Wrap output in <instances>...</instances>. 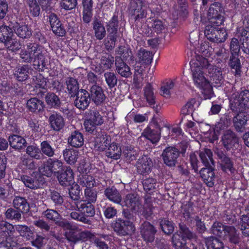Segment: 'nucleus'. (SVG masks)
<instances>
[{
    "label": "nucleus",
    "mask_w": 249,
    "mask_h": 249,
    "mask_svg": "<svg viewBox=\"0 0 249 249\" xmlns=\"http://www.w3.org/2000/svg\"><path fill=\"white\" fill-rule=\"evenodd\" d=\"M129 10L131 18L134 19L135 21H139L146 16L147 13L143 9L142 1L140 0H138V1H130Z\"/></svg>",
    "instance_id": "412c9836"
},
{
    "label": "nucleus",
    "mask_w": 249,
    "mask_h": 249,
    "mask_svg": "<svg viewBox=\"0 0 249 249\" xmlns=\"http://www.w3.org/2000/svg\"><path fill=\"white\" fill-rule=\"evenodd\" d=\"M216 26L215 24L210 23L206 26L204 34L207 38L213 42H224L227 37V33L224 28Z\"/></svg>",
    "instance_id": "39448f33"
},
{
    "label": "nucleus",
    "mask_w": 249,
    "mask_h": 249,
    "mask_svg": "<svg viewBox=\"0 0 249 249\" xmlns=\"http://www.w3.org/2000/svg\"><path fill=\"white\" fill-rule=\"evenodd\" d=\"M56 177L62 186H69L74 183V173L70 166H64Z\"/></svg>",
    "instance_id": "4468645a"
},
{
    "label": "nucleus",
    "mask_w": 249,
    "mask_h": 249,
    "mask_svg": "<svg viewBox=\"0 0 249 249\" xmlns=\"http://www.w3.org/2000/svg\"><path fill=\"white\" fill-rule=\"evenodd\" d=\"M110 143V139H108L105 132L101 130V133H99L95 139V147L100 151H104L107 149Z\"/></svg>",
    "instance_id": "f704fd0d"
},
{
    "label": "nucleus",
    "mask_w": 249,
    "mask_h": 249,
    "mask_svg": "<svg viewBox=\"0 0 249 249\" xmlns=\"http://www.w3.org/2000/svg\"><path fill=\"white\" fill-rule=\"evenodd\" d=\"M193 80L195 85L201 90L202 94L209 95L213 91V87L202 73H194L193 74Z\"/></svg>",
    "instance_id": "2eb2a0df"
},
{
    "label": "nucleus",
    "mask_w": 249,
    "mask_h": 249,
    "mask_svg": "<svg viewBox=\"0 0 249 249\" xmlns=\"http://www.w3.org/2000/svg\"><path fill=\"white\" fill-rule=\"evenodd\" d=\"M85 199L82 200L86 202L94 204L97 198V191L95 189H85Z\"/></svg>",
    "instance_id": "338daca9"
},
{
    "label": "nucleus",
    "mask_w": 249,
    "mask_h": 249,
    "mask_svg": "<svg viewBox=\"0 0 249 249\" xmlns=\"http://www.w3.org/2000/svg\"><path fill=\"white\" fill-rule=\"evenodd\" d=\"M213 152L211 149L206 148L204 151L199 154V157L203 165L206 167L214 165V162L213 158Z\"/></svg>",
    "instance_id": "49530a36"
},
{
    "label": "nucleus",
    "mask_w": 249,
    "mask_h": 249,
    "mask_svg": "<svg viewBox=\"0 0 249 249\" xmlns=\"http://www.w3.org/2000/svg\"><path fill=\"white\" fill-rule=\"evenodd\" d=\"M48 199L52 202L56 209L61 208L64 202L63 196L55 190H50Z\"/></svg>",
    "instance_id": "3c124183"
},
{
    "label": "nucleus",
    "mask_w": 249,
    "mask_h": 249,
    "mask_svg": "<svg viewBox=\"0 0 249 249\" xmlns=\"http://www.w3.org/2000/svg\"><path fill=\"white\" fill-rule=\"evenodd\" d=\"M157 180L153 178H148L142 181V185L145 192L151 194L156 189Z\"/></svg>",
    "instance_id": "bf43d9fd"
},
{
    "label": "nucleus",
    "mask_w": 249,
    "mask_h": 249,
    "mask_svg": "<svg viewBox=\"0 0 249 249\" xmlns=\"http://www.w3.org/2000/svg\"><path fill=\"white\" fill-rule=\"evenodd\" d=\"M92 25L96 38L98 40L103 39L106 35V31L102 21L95 19L93 21Z\"/></svg>",
    "instance_id": "37998d69"
},
{
    "label": "nucleus",
    "mask_w": 249,
    "mask_h": 249,
    "mask_svg": "<svg viewBox=\"0 0 249 249\" xmlns=\"http://www.w3.org/2000/svg\"><path fill=\"white\" fill-rule=\"evenodd\" d=\"M65 236L69 242L76 243L80 241L85 242L90 240L94 236V234L89 231H79L76 230L71 229L66 232Z\"/></svg>",
    "instance_id": "9d476101"
},
{
    "label": "nucleus",
    "mask_w": 249,
    "mask_h": 249,
    "mask_svg": "<svg viewBox=\"0 0 249 249\" xmlns=\"http://www.w3.org/2000/svg\"><path fill=\"white\" fill-rule=\"evenodd\" d=\"M104 76L109 89H112L117 85L118 79L115 73L107 71L104 73Z\"/></svg>",
    "instance_id": "680f3d73"
},
{
    "label": "nucleus",
    "mask_w": 249,
    "mask_h": 249,
    "mask_svg": "<svg viewBox=\"0 0 249 249\" xmlns=\"http://www.w3.org/2000/svg\"><path fill=\"white\" fill-rule=\"evenodd\" d=\"M214 153L217 156L221 170L226 173L229 172L231 175L233 174L236 171L234 167V163L231 158L228 156L226 152L221 148H217Z\"/></svg>",
    "instance_id": "6e6552de"
},
{
    "label": "nucleus",
    "mask_w": 249,
    "mask_h": 249,
    "mask_svg": "<svg viewBox=\"0 0 249 249\" xmlns=\"http://www.w3.org/2000/svg\"><path fill=\"white\" fill-rule=\"evenodd\" d=\"M221 142L227 151L234 150L239 146V139L235 133L231 130L224 132Z\"/></svg>",
    "instance_id": "9b49d317"
},
{
    "label": "nucleus",
    "mask_w": 249,
    "mask_h": 249,
    "mask_svg": "<svg viewBox=\"0 0 249 249\" xmlns=\"http://www.w3.org/2000/svg\"><path fill=\"white\" fill-rule=\"evenodd\" d=\"M236 112L238 113L232 119L233 125L237 132H243L247 128L249 115L244 111Z\"/></svg>",
    "instance_id": "aec40b11"
},
{
    "label": "nucleus",
    "mask_w": 249,
    "mask_h": 249,
    "mask_svg": "<svg viewBox=\"0 0 249 249\" xmlns=\"http://www.w3.org/2000/svg\"><path fill=\"white\" fill-rule=\"evenodd\" d=\"M40 147L41 152L43 154V159L45 156L51 158L55 155V149L52 146L51 141L44 140L41 142Z\"/></svg>",
    "instance_id": "79ce46f5"
},
{
    "label": "nucleus",
    "mask_w": 249,
    "mask_h": 249,
    "mask_svg": "<svg viewBox=\"0 0 249 249\" xmlns=\"http://www.w3.org/2000/svg\"><path fill=\"white\" fill-rule=\"evenodd\" d=\"M111 227L114 232L120 236L130 235L135 231V226L133 222L124 220L122 218H116L112 223Z\"/></svg>",
    "instance_id": "423d86ee"
},
{
    "label": "nucleus",
    "mask_w": 249,
    "mask_h": 249,
    "mask_svg": "<svg viewBox=\"0 0 249 249\" xmlns=\"http://www.w3.org/2000/svg\"><path fill=\"white\" fill-rule=\"evenodd\" d=\"M104 194L108 200L115 203L120 204L122 201L120 193L114 186L107 187L104 191Z\"/></svg>",
    "instance_id": "e433bc0d"
},
{
    "label": "nucleus",
    "mask_w": 249,
    "mask_h": 249,
    "mask_svg": "<svg viewBox=\"0 0 249 249\" xmlns=\"http://www.w3.org/2000/svg\"><path fill=\"white\" fill-rule=\"evenodd\" d=\"M14 232V226L3 219L2 216H0V243L3 242L9 236H13Z\"/></svg>",
    "instance_id": "b1692460"
},
{
    "label": "nucleus",
    "mask_w": 249,
    "mask_h": 249,
    "mask_svg": "<svg viewBox=\"0 0 249 249\" xmlns=\"http://www.w3.org/2000/svg\"><path fill=\"white\" fill-rule=\"evenodd\" d=\"M47 105L54 108L60 107L61 102L59 97L53 92H48L45 97Z\"/></svg>",
    "instance_id": "09e8293b"
},
{
    "label": "nucleus",
    "mask_w": 249,
    "mask_h": 249,
    "mask_svg": "<svg viewBox=\"0 0 249 249\" xmlns=\"http://www.w3.org/2000/svg\"><path fill=\"white\" fill-rule=\"evenodd\" d=\"M48 121L51 128L56 132L61 131L65 126L64 118L60 114L57 112L52 114L49 116Z\"/></svg>",
    "instance_id": "393cba45"
},
{
    "label": "nucleus",
    "mask_w": 249,
    "mask_h": 249,
    "mask_svg": "<svg viewBox=\"0 0 249 249\" xmlns=\"http://www.w3.org/2000/svg\"><path fill=\"white\" fill-rule=\"evenodd\" d=\"M71 210H77L82 213L87 218L94 216L95 213V206L93 204L85 201H80L78 203L73 204Z\"/></svg>",
    "instance_id": "f3484780"
},
{
    "label": "nucleus",
    "mask_w": 249,
    "mask_h": 249,
    "mask_svg": "<svg viewBox=\"0 0 249 249\" xmlns=\"http://www.w3.org/2000/svg\"><path fill=\"white\" fill-rule=\"evenodd\" d=\"M79 152L72 148H66L63 151V155L65 161L70 164H74L78 158Z\"/></svg>",
    "instance_id": "ea45409f"
},
{
    "label": "nucleus",
    "mask_w": 249,
    "mask_h": 249,
    "mask_svg": "<svg viewBox=\"0 0 249 249\" xmlns=\"http://www.w3.org/2000/svg\"><path fill=\"white\" fill-rule=\"evenodd\" d=\"M84 136L78 130L71 131L68 138V143L72 147L80 148L84 145Z\"/></svg>",
    "instance_id": "a878e982"
},
{
    "label": "nucleus",
    "mask_w": 249,
    "mask_h": 249,
    "mask_svg": "<svg viewBox=\"0 0 249 249\" xmlns=\"http://www.w3.org/2000/svg\"><path fill=\"white\" fill-rule=\"evenodd\" d=\"M26 152L30 158L37 160H43V154L38 146L28 145L26 148Z\"/></svg>",
    "instance_id": "864d4df0"
},
{
    "label": "nucleus",
    "mask_w": 249,
    "mask_h": 249,
    "mask_svg": "<svg viewBox=\"0 0 249 249\" xmlns=\"http://www.w3.org/2000/svg\"><path fill=\"white\" fill-rule=\"evenodd\" d=\"M205 243L207 249H224L223 243L213 236L206 238Z\"/></svg>",
    "instance_id": "603ef678"
},
{
    "label": "nucleus",
    "mask_w": 249,
    "mask_h": 249,
    "mask_svg": "<svg viewBox=\"0 0 249 249\" xmlns=\"http://www.w3.org/2000/svg\"><path fill=\"white\" fill-rule=\"evenodd\" d=\"M115 64L116 71L121 76L127 78L131 75L132 73L129 67L121 57H116Z\"/></svg>",
    "instance_id": "72a5a7b5"
},
{
    "label": "nucleus",
    "mask_w": 249,
    "mask_h": 249,
    "mask_svg": "<svg viewBox=\"0 0 249 249\" xmlns=\"http://www.w3.org/2000/svg\"><path fill=\"white\" fill-rule=\"evenodd\" d=\"M208 18L209 23L215 24L216 26H220L223 23L224 18L221 15L219 3H214L210 5L208 12Z\"/></svg>",
    "instance_id": "ddd939ff"
},
{
    "label": "nucleus",
    "mask_w": 249,
    "mask_h": 249,
    "mask_svg": "<svg viewBox=\"0 0 249 249\" xmlns=\"http://www.w3.org/2000/svg\"><path fill=\"white\" fill-rule=\"evenodd\" d=\"M123 206L131 210H137L141 205L139 196L135 193H129L126 195L123 202Z\"/></svg>",
    "instance_id": "c85d7f7f"
},
{
    "label": "nucleus",
    "mask_w": 249,
    "mask_h": 249,
    "mask_svg": "<svg viewBox=\"0 0 249 249\" xmlns=\"http://www.w3.org/2000/svg\"><path fill=\"white\" fill-rule=\"evenodd\" d=\"M14 34L11 28L5 25L0 26V41L1 43L4 44Z\"/></svg>",
    "instance_id": "6e6d98bb"
},
{
    "label": "nucleus",
    "mask_w": 249,
    "mask_h": 249,
    "mask_svg": "<svg viewBox=\"0 0 249 249\" xmlns=\"http://www.w3.org/2000/svg\"><path fill=\"white\" fill-rule=\"evenodd\" d=\"M148 26L152 32L159 34L164 29L162 21L159 19H152L148 24Z\"/></svg>",
    "instance_id": "774afa93"
},
{
    "label": "nucleus",
    "mask_w": 249,
    "mask_h": 249,
    "mask_svg": "<svg viewBox=\"0 0 249 249\" xmlns=\"http://www.w3.org/2000/svg\"><path fill=\"white\" fill-rule=\"evenodd\" d=\"M208 76L211 80L215 84H221L223 80L222 71L220 68L216 66H210L208 71Z\"/></svg>",
    "instance_id": "a19ab883"
},
{
    "label": "nucleus",
    "mask_w": 249,
    "mask_h": 249,
    "mask_svg": "<svg viewBox=\"0 0 249 249\" xmlns=\"http://www.w3.org/2000/svg\"><path fill=\"white\" fill-rule=\"evenodd\" d=\"M66 84L69 95L71 98H74L80 89L77 80L73 77H69L66 79Z\"/></svg>",
    "instance_id": "4c0bfd02"
},
{
    "label": "nucleus",
    "mask_w": 249,
    "mask_h": 249,
    "mask_svg": "<svg viewBox=\"0 0 249 249\" xmlns=\"http://www.w3.org/2000/svg\"><path fill=\"white\" fill-rule=\"evenodd\" d=\"M242 20L244 26L237 28L235 36L242 42L244 52L249 54V11L243 12Z\"/></svg>",
    "instance_id": "7ed1b4c3"
},
{
    "label": "nucleus",
    "mask_w": 249,
    "mask_h": 249,
    "mask_svg": "<svg viewBox=\"0 0 249 249\" xmlns=\"http://www.w3.org/2000/svg\"><path fill=\"white\" fill-rule=\"evenodd\" d=\"M63 163L56 158H48L40 168L39 171L43 176L50 177L53 174H56L61 171L63 168Z\"/></svg>",
    "instance_id": "0eeeda50"
},
{
    "label": "nucleus",
    "mask_w": 249,
    "mask_h": 249,
    "mask_svg": "<svg viewBox=\"0 0 249 249\" xmlns=\"http://www.w3.org/2000/svg\"><path fill=\"white\" fill-rule=\"evenodd\" d=\"M13 29L16 35L22 39L29 38L32 35V29L25 23L16 22L13 26Z\"/></svg>",
    "instance_id": "7c9ffc66"
},
{
    "label": "nucleus",
    "mask_w": 249,
    "mask_h": 249,
    "mask_svg": "<svg viewBox=\"0 0 249 249\" xmlns=\"http://www.w3.org/2000/svg\"><path fill=\"white\" fill-rule=\"evenodd\" d=\"M80 192L79 186L77 184H75L74 186H71V188L69 189V194L71 199L69 201V204L71 205L69 208L70 209H71L72 207H73V204H74V203H78L80 201L82 200H80Z\"/></svg>",
    "instance_id": "a18cd8bd"
},
{
    "label": "nucleus",
    "mask_w": 249,
    "mask_h": 249,
    "mask_svg": "<svg viewBox=\"0 0 249 249\" xmlns=\"http://www.w3.org/2000/svg\"><path fill=\"white\" fill-rule=\"evenodd\" d=\"M172 244L176 249H185L189 248L187 246L186 240L178 234L173 235Z\"/></svg>",
    "instance_id": "13d9d810"
},
{
    "label": "nucleus",
    "mask_w": 249,
    "mask_h": 249,
    "mask_svg": "<svg viewBox=\"0 0 249 249\" xmlns=\"http://www.w3.org/2000/svg\"><path fill=\"white\" fill-rule=\"evenodd\" d=\"M89 94L91 101L96 106L102 105L106 98L102 87L97 85H94L90 87L89 90Z\"/></svg>",
    "instance_id": "4be33fe9"
},
{
    "label": "nucleus",
    "mask_w": 249,
    "mask_h": 249,
    "mask_svg": "<svg viewBox=\"0 0 249 249\" xmlns=\"http://www.w3.org/2000/svg\"><path fill=\"white\" fill-rule=\"evenodd\" d=\"M26 3L32 17H37L40 14V7L36 0H26Z\"/></svg>",
    "instance_id": "5fc2aeb1"
},
{
    "label": "nucleus",
    "mask_w": 249,
    "mask_h": 249,
    "mask_svg": "<svg viewBox=\"0 0 249 249\" xmlns=\"http://www.w3.org/2000/svg\"><path fill=\"white\" fill-rule=\"evenodd\" d=\"M8 140L10 146L15 150H21L27 144L26 140L17 134H10Z\"/></svg>",
    "instance_id": "473e14b6"
},
{
    "label": "nucleus",
    "mask_w": 249,
    "mask_h": 249,
    "mask_svg": "<svg viewBox=\"0 0 249 249\" xmlns=\"http://www.w3.org/2000/svg\"><path fill=\"white\" fill-rule=\"evenodd\" d=\"M122 150L119 145L113 142L110 143L106 151V155L113 160H118L120 158Z\"/></svg>",
    "instance_id": "58836bf2"
},
{
    "label": "nucleus",
    "mask_w": 249,
    "mask_h": 249,
    "mask_svg": "<svg viewBox=\"0 0 249 249\" xmlns=\"http://www.w3.org/2000/svg\"><path fill=\"white\" fill-rule=\"evenodd\" d=\"M103 117L97 110L90 111L88 118L84 122V128L86 132L93 134L96 130V126L101 125L104 123Z\"/></svg>",
    "instance_id": "1a4fd4ad"
},
{
    "label": "nucleus",
    "mask_w": 249,
    "mask_h": 249,
    "mask_svg": "<svg viewBox=\"0 0 249 249\" xmlns=\"http://www.w3.org/2000/svg\"><path fill=\"white\" fill-rule=\"evenodd\" d=\"M181 151H179L174 146H168L165 148L162 152L161 157L163 162L168 167H175L178 162V159L180 154H184L187 149V145L185 144L181 143Z\"/></svg>",
    "instance_id": "20e7f679"
},
{
    "label": "nucleus",
    "mask_w": 249,
    "mask_h": 249,
    "mask_svg": "<svg viewBox=\"0 0 249 249\" xmlns=\"http://www.w3.org/2000/svg\"><path fill=\"white\" fill-rule=\"evenodd\" d=\"M23 182L26 187L31 189H37L41 188L44 183V181L41 178L33 177L27 175H21L20 179Z\"/></svg>",
    "instance_id": "bb28decb"
},
{
    "label": "nucleus",
    "mask_w": 249,
    "mask_h": 249,
    "mask_svg": "<svg viewBox=\"0 0 249 249\" xmlns=\"http://www.w3.org/2000/svg\"><path fill=\"white\" fill-rule=\"evenodd\" d=\"M230 107L232 111H244L249 108V90L241 91L238 100L231 103Z\"/></svg>",
    "instance_id": "f8f14e48"
},
{
    "label": "nucleus",
    "mask_w": 249,
    "mask_h": 249,
    "mask_svg": "<svg viewBox=\"0 0 249 249\" xmlns=\"http://www.w3.org/2000/svg\"><path fill=\"white\" fill-rule=\"evenodd\" d=\"M156 232L155 227L149 222L144 221L141 226V237L146 243H151L154 241Z\"/></svg>",
    "instance_id": "a211bd4d"
},
{
    "label": "nucleus",
    "mask_w": 249,
    "mask_h": 249,
    "mask_svg": "<svg viewBox=\"0 0 249 249\" xmlns=\"http://www.w3.org/2000/svg\"><path fill=\"white\" fill-rule=\"evenodd\" d=\"M73 102L74 106L81 110H85L89 106L91 101L89 91L85 89H80L76 93Z\"/></svg>",
    "instance_id": "dca6fc26"
},
{
    "label": "nucleus",
    "mask_w": 249,
    "mask_h": 249,
    "mask_svg": "<svg viewBox=\"0 0 249 249\" xmlns=\"http://www.w3.org/2000/svg\"><path fill=\"white\" fill-rule=\"evenodd\" d=\"M13 205L20 213H27L30 210V205L25 197L15 196L13 200Z\"/></svg>",
    "instance_id": "2f4dec72"
},
{
    "label": "nucleus",
    "mask_w": 249,
    "mask_h": 249,
    "mask_svg": "<svg viewBox=\"0 0 249 249\" xmlns=\"http://www.w3.org/2000/svg\"><path fill=\"white\" fill-rule=\"evenodd\" d=\"M239 226L243 235L249 237V218L247 216H241Z\"/></svg>",
    "instance_id": "e2e57ef3"
},
{
    "label": "nucleus",
    "mask_w": 249,
    "mask_h": 249,
    "mask_svg": "<svg viewBox=\"0 0 249 249\" xmlns=\"http://www.w3.org/2000/svg\"><path fill=\"white\" fill-rule=\"evenodd\" d=\"M142 136L149 140L152 143H156L160 139V133L158 131L151 129L149 127L144 129L142 133Z\"/></svg>",
    "instance_id": "8fccbe9b"
},
{
    "label": "nucleus",
    "mask_w": 249,
    "mask_h": 249,
    "mask_svg": "<svg viewBox=\"0 0 249 249\" xmlns=\"http://www.w3.org/2000/svg\"><path fill=\"white\" fill-rule=\"evenodd\" d=\"M29 70L30 68L28 65L18 66L14 70V78L19 82L26 81L29 78Z\"/></svg>",
    "instance_id": "c9c22d12"
},
{
    "label": "nucleus",
    "mask_w": 249,
    "mask_h": 249,
    "mask_svg": "<svg viewBox=\"0 0 249 249\" xmlns=\"http://www.w3.org/2000/svg\"><path fill=\"white\" fill-rule=\"evenodd\" d=\"M26 107L29 112L38 114L44 110V105L43 101L37 98H31L26 102Z\"/></svg>",
    "instance_id": "c756f323"
},
{
    "label": "nucleus",
    "mask_w": 249,
    "mask_h": 249,
    "mask_svg": "<svg viewBox=\"0 0 249 249\" xmlns=\"http://www.w3.org/2000/svg\"><path fill=\"white\" fill-rule=\"evenodd\" d=\"M200 175L208 186L212 187L214 186L215 174L213 166L202 168L200 171Z\"/></svg>",
    "instance_id": "cd10ccee"
},
{
    "label": "nucleus",
    "mask_w": 249,
    "mask_h": 249,
    "mask_svg": "<svg viewBox=\"0 0 249 249\" xmlns=\"http://www.w3.org/2000/svg\"><path fill=\"white\" fill-rule=\"evenodd\" d=\"M152 166L151 159L148 156L143 155L137 162V171L139 174L146 175L151 172Z\"/></svg>",
    "instance_id": "5701e85b"
},
{
    "label": "nucleus",
    "mask_w": 249,
    "mask_h": 249,
    "mask_svg": "<svg viewBox=\"0 0 249 249\" xmlns=\"http://www.w3.org/2000/svg\"><path fill=\"white\" fill-rule=\"evenodd\" d=\"M160 226L163 232L167 235L172 234L174 230V224L172 221L163 218L160 222Z\"/></svg>",
    "instance_id": "0e129e2a"
},
{
    "label": "nucleus",
    "mask_w": 249,
    "mask_h": 249,
    "mask_svg": "<svg viewBox=\"0 0 249 249\" xmlns=\"http://www.w3.org/2000/svg\"><path fill=\"white\" fill-rule=\"evenodd\" d=\"M4 45L7 51L11 53L16 52L21 48L20 42L16 37H15L14 35L10 39L7 40Z\"/></svg>",
    "instance_id": "de8ad7c7"
},
{
    "label": "nucleus",
    "mask_w": 249,
    "mask_h": 249,
    "mask_svg": "<svg viewBox=\"0 0 249 249\" xmlns=\"http://www.w3.org/2000/svg\"><path fill=\"white\" fill-rule=\"evenodd\" d=\"M123 154L126 160L130 162L136 160L138 157L137 152L134 150V147L132 145L125 146Z\"/></svg>",
    "instance_id": "69168bd1"
},
{
    "label": "nucleus",
    "mask_w": 249,
    "mask_h": 249,
    "mask_svg": "<svg viewBox=\"0 0 249 249\" xmlns=\"http://www.w3.org/2000/svg\"><path fill=\"white\" fill-rule=\"evenodd\" d=\"M239 56V55L231 54L229 59V65L231 70H234L235 75L240 76L242 72V65Z\"/></svg>",
    "instance_id": "c03bdc74"
},
{
    "label": "nucleus",
    "mask_w": 249,
    "mask_h": 249,
    "mask_svg": "<svg viewBox=\"0 0 249 249\" xmlns=\"http://www.w3.org/2000/svg\"><path fill=\"white\" fill-rule=\"evenodd\" d=\"M107 32V40L105 45L107 50H112L115 47L117 38L120 36L119 21L117 14H114L106 24Z\"/></svg>",
    "instance_id": "f03ea898"
},
{
    "label": "nucleus",
    "mask_w": 249,
    "mask_h": 249,
    "mask_svg": "<svg viewBox=\"0 0 249 249\" xmlns=\"http://www.w3.org/2000/svg\"><path fill=\"white\" fill-rule=\"evenodd\" d=\"M19 54L23 62H32L34 68L38 71H43L45 68H47V52L36 42L27 43L26 49L21 50Z\"/></svg>",
    "instance_id": "f257e3e1"
},
{
    "label": "nucleus",
    "mask_w": 249,
    "mask_h": 249,
    "mask_svg": "<svg viewBox=\"0 0 249 249\" xmlns=\"http://www.w3.org/2000/svg\"><path fill=\"white\" fill-rule=\"evenodd\" d=\"M49 22L53 33L59 37H63L66 34L64 26L61 23L57 15L51 13L49 16Z\"/></svg>",
    "instance_id": "6ab92c4d"
},
{
    "label": "nucleus",
    "mask_w": 249,
    "mask_h": 249,
    "mask_svg": "<svg viewBox=\"0 0 249 249\" xmlns=\"http://www.w3.org/2000/svg\"><path fill=\"white\" fill-rule=\"evenodd\" d=\"M144 96L146 101L150 105L155 104V97L154 95L153 89L151 83H148L143 89Z\"/></svg>",
    "instance_id": "4d7b16f0"
},
{
    "label": "nucleus",
    "mask_w": 249,
    "mask_h": 249,
    "mask_svg": "<svg viewBox=\"0 0 249 249\" xmlns=\"http://www.w3.org/2000/svg\"><path fill=\"white\" fill-rule=\"evenodd\" d=\"M140 62L142 65H148L152 62L153 55L150 51L141 50L138 53Z\"/></svg>",
    "instance_id": "052dcab7"
}]
</instances>
